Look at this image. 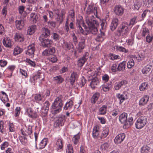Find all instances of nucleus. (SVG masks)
I'll use <instances>...</instances> for the list:
<instances>
[{
	"mask_svg": "<svg viewBox=\"0 0 153 153\" xmlns=\"http://www.w3.org/2000/svg\"><path fill=\"white\" fill-rule=\"evenodd\" d=\"M86 23L88 26V29L93 35H97L98 31V27L99 26L98 22L96 20L94 15L86 16Z\"/></svg>",
	"mask_w": 153,
	"mask_h": 153,
	"instance_id": "obj_1",
	"label": "nucleus"
},
{
	"mask_svg": "<svg viewBox=\"0 0 153 153\" xmlns=\"http://www.w3.org/2000/svg\"><path fill=\"white\" fill-rule=\"evenodd\" d=\"M63 97L60 95L56 97L54 102L52 103L51 107L52 113L55 115L60 113L62 111L63 103Z\"/></svg>",
	"mask_w": 153,
	"mask_h": 153,
	"instance_id": "obj_2",
	"label": "nucleus"
},
{
	"mask_svg": "<svg viewBox=\"0 0 153 153\" xmlns=\"http://www.w3.org/2000/svg\"><path fill=\"white\" fill-rule=\"evenodd\" d=\"M128 23L123 22L120 25L119 28L115 32V34L118 36L126 38L129 32Z\"/></svg>",
	"mask_w": 153,
	"mask_h": 153,
	"instance_id": "obj_3",
	"label": "nucleus"
},
{
	"mask_svg": "<svg viewBox=\"0 0 153 153\" xmlns=\"http://www.w3.org/2000/svg\"><path fill=\"white\" fill-rule=\"evenodd\" d=\"M148 122V117L147 116H140L136 121L135 123V127L137 129H141L146 125Z\"/></svg>",
	"mask_w": 153,
	"mask_h": 153,
	"instance_id": "obj_4",
	"label": "nucleus"
},
{
	"mask_svg": "<svg viewBox=\"0 0 153 153\" xmlns=\"http://www.w3.org/2000/svg\"><path fill=\"white\" fill-rule=\"evenodd\" d=\"M86 12V16H90V15H91L94 14L97 18H98L97 15V8L93 5L91 4L88 5L87 8Z\"/></svg>",
	"mask_w": 153,
	"mask_h": 153,
	"instance_id": "obj_5",
	"label": "nucleus"
},
{
	"mask_svg": "<svg viewBox=\"0 0 153 153\" xmlns=\"http://www.w3.org/2000/svg\"><path fill=\"white\" fill-rule=\"evenodd\" d=\"M56 120L54 125L55 127H57L63 125L66 117L65 115L60 114L58 117H56Z\"/></svg>",
	"mask_w": 153,
	"mask_h": 153,
	"instance_id": "obj_6",
	"label": "nucleus"
},
{
	"mask_svg": "<svg viewBox=\"0 0 153 153\" xmlns=\"http://www.w3.org/2000/svg\"><path fill=\"white\" fill-rule=\"evenodd\" d=\"M39 40L40 42V45L43 48H47L51 47V45H53V42L51 39L46 38H39Z\"/></svg>",
	"mask_w": 153,
	"mask_h": 153,
	"instance_id": "obj_7",
	"label": "nucleus"
},
{
	"mask_svg": "<svg viewBox=\"0 0 153 153\" xmlns=\"http://www.w3.org/2000/svg\"><path fill=\"white\" fill-rule=\"evenodd\" d=\"M35 47L34 44L32 43L27 47V49L25 51L27 55L31 58H33L34 55Z\"/></svg>",
	"mask_w": 153,
	"mask_h": 153,
	"instance_id": "obj_8",
	"label": "nucleus"
},
{
	"mask_svg": "<svg viewBox=\"0 0 153 153\" xmlns=\"http://www.w3.org/2000/svg\"><path fill=\"white\" fill-rule=\"evenodd\" d=\"M89 53L85 52L83 56L78 59L77 61V65L79 67H82L87 61L88 58Z\"/></svg>",
	"mask_w": 153,
	"mask_h": 153,
	"instance_id": "obj_9",
	"label": "nucleus"
},
{
	"mask_svg": "<svg viewBox=\"0 0 153 153\" xmlns=\"http://www.w3.org/2000/svg\"><path fill=\"white\" fill-rule=\"evenodd\" d=\"M128 93L126 91H123L122 94H120V93L116 94V97L120 100V104H121L125 100L128 99Z\"/></svg>",
	"mask_w": 153,
	"mask_h": 153,
	"instance_id": "obj_10",
	"label": "nucleus"
},
{
	"mask_svg": "<svg viewBox=\"0 0 153 153\" xmlns=\"http://www.w3.org/2000/svg\"><path fill=\"white\" fill-rule=\"evenodd\" d=\"M48 49H46L42 52V55L44 56H49V55L53 54L56 52V48L55 47L51 45V47H47Z\"/></svg>",
	"mask_w": 153,
	"mask_h": 153,
	"instance_id": "obj_11",
	"label": "nucleus"
},
{
	"mask_svg": "<svg viewBox=\"0 0 153 153\" xmlns=\"http://www.w3.org/2000/svg\"><path fill=\"white\" fill-rule=\"evenodd\" d=\"M124 8L120 5H117L114 8L115 13L118 16H122L124 13Z\"/></svg>",
	"mask_w": 153,
	"mask_h": 153,
	"instance_id": "obj_12",
	"label": "nucleus"
},
{
	"mask_svg": "<svg viewBox=\"0 0 153 153\" xmlns=\"http://www.w3.org/2000/svg\"><path fill=\"white\" fill-rule=\"evenodd\" d=\"M112 83L110 81L108 83H104L100 87L101 90H102L104 92L108 91L111 89L112 87Z\"/></svg>",
	"mask_w": 153,
	"mask_h": 153,
	"instance_id": "obj_13",
	"label": "nucleus"
},
{
	"mask_svg": "<svg viewBox=\"0 0 153 153\" xmlns=\"http://www.w3.org/2000/svg\"><path fill=\"white\" fill-rule=\"evenodd\" d=\"M26 112L28 117L33 119H36L38 116L36 112L33 111L31 108H27L26 110Z\"/></svg>",
	"mask_w": 153,
	"mask_h": 153,
	"instance_id": "obj_14",
	"label": "nucleus"
},
{
	"mask_svg": "<svg viewBox=\"0 0 153 153\" xmlns=\"http://www.w3.org/2000/svg\"><path fill=\"white\" fill-rule=\"evenodd\" d=\"M125 134L124 133H121L117 135L114 140V143L116 144H120L125 138Z\"/></svg>",
	"mask_w": 153,
	"mask_h": 153,
	"instance_id": "obj_15",
	"label": "nucleus"
},
{
	"mask_svg": "<svg viewBox=\"0 0 153 153\" xmlns=\"http://www.w3.org/2000/svg\"><path fill=\"white\" fill-rule=\"evenodd\" d=\"M85 40L84 37L81 38L80 41L79 42L78 46L77 48V51L79 53H81L84 48L85 45Z\"/></svg>",
	"mask_w": 153,
	"mask_h": 153,
	"instance_id": "obj_16",
	"label": "nucleus"
},
{
	"mask_svg": "<svg viewBox=\"0 0 153 153\" xmlns=\"http://www.w3.org/2000/svg\"><path fill=\"white\" fill-rule=\"evenodd\" d=\"M15 25L16 28L17 30H21L25 25L24 20L23 19L16 20L15 21Z\"/></svg>",
	"mask_w": 153,
	"mask_h": 153,
	"instance_id": "obj_17",
	"label": "nucleus"
},
{
	"mask_svg": "<svg viewBox=\"0 0 153 153\" xmlns=\"http://www.w3.org/2000/svg\"><path fill=\"white\" fill-rule=\"evenodd\" d=\"M2 42L4 46L6 47L10 48L13 46V42L9 37L4 38Z\"/></svg>",
	"mask_w": 153,
	"mask_h": 153,
	"instance_id": "obj_18",
	"label": "nucleus"
},
{
	"mask_svg": "<svg viewBox=\"0 0 153 153\" xmlns=\"http://www.w3.org/2000/svg\"><path fill=\"white\" fill-rule=\"evenodd\" d=\"M76 25L79 33H81L82 34L85 35H87L88 34L91 33V32L88 29V28H86L85 31H84L81 27L80 22H78L76 24Z\"/></svg>",
	"mask_w": 153,
	"mask_h": 153,
	"instance_id": "obj_19",
	"label": "nucleus"
},
{
	"mask_svg": "<svg viewBox=\"0 0 153 153\" xmlns=\"http://www.w3.org/2000/svg\"><path fill=\"white\" fill-rule=\"evenodd\" d=\"M50 30L47 28L43 27L42 29V33L41 36L39 37V38H47L50 36Z\"/></svg>",
	"mask_w": 153,
	"mask_h": 153,
	"instance_id": "obj_20",
	"label": "nucleus"
},
{
	"mask_svg": "<svg viewBox=\"0 0 153 153\" xmlns=\"http://www.w3.org/2000/svg\"><path fill=\"white\" fill-rule=\"evenodd\" d=\"M119 19L117 18L113 19L110 26V29L112 31H114L116 29L119 24Z\"/></svg>",
	"mask_w": 153,
	"mask_h": 153,
	"instance_id": "obj_21",
	"label": "nucleus"
},
{
	"mask_svg": "<svg viewBox=\"0 0 153 153\" xmlns=\"http://www.w3.org/2000/svg\"><path fill=\"white\" fill-rule=\"evenodd\" d=\"M127 83V82L126 80H123L121 81L116 82L115 84L114 88L115 90H118L123 85Z\"/></svg>",
	"mask_w": 153,
	"mask_h": 153,
	"instance_id": "obj_22",
	"label": "nucleus"
},
{
	"mask_svg": "<svg viewBox=\"0 0 153 153\" xmlns=\"http://www.w3.org/2000/svg\"><path fill=\"white\" fill-rule=\"evenodd\" d=\"M45 95L42 93L39 94H36L34 97L35 102L39 103L40 102H43L44 101L43 98L45 97Z\"/></svg>",
	"mask_w": 153,
	"mask_h": 153,
	"instance_id": "obj_23",
	"label": "nucleus"
},
{
	"mask_svg": "<svg viewBox=\"0 0 153 153\" xmlns=\"http://www.w3.org/2000/svg\"><path fill=\"white\" fill-rule=\"evenodd\" d=\"M78 77V75L77 72L73 71L71 73L69 79L70 82L72 85H73L76 80Z\"/></svg>",
	"mask_w": 153,
	"mask_h": 153,
	"instance_id": "obj_24",
	"label": "nucleus"
},
{
	"mask_svg": "<svg viewBox=\"0 0 153 153\" xmlns=\"http://www.w3.org/2000/svg\"><path fill=\"white\" fill-rule=\"evenodd\" d=\"M99 128L97 125L95 126L93 129L92 136L95 139L98 138L99 136Z\"/></svg>",
	"mask_w": 153,
	"mask_h": 153,
	"instance_id": "obj_25",
	"label": "nucleus"
},
{
	"mask_svg": "<svg viewBox=\"0 0 153 153\" xmlns=\"http://www.w3.org/2000/svg\"><path fill=\"white\" fill-rule=\"evenodd\" d=\"M127 114L125 112L123 113L119 116V120L121 123L124 125L126 124L127 120Z\"/></svg>",
	"mask_w": 153,
	"mask_h": 153,
	"instance_id": "obj_26",
	"label": "nucleus"
},
{
	"mask_svg": "<svg viewBox=\"0 0 153 153\" xmlns=\"http://www.w3.org/2000/svg\"><path fill=\"white\" fill-rule=\"evenodd\" d=\"M99 84V81L97 78V77H94L91 80L90 86L92 88L94 89Z\"/></svg>",
	"mask_w": 153,
	"mask_h": 153,
	"instance_id": "obj_27",
	"label": "nucleus"
},
{
	"mask_svg": "<svg viewBox=\"0 0 153 153\" xmlns=\"http://www.w3.org/2000/svg\"><path fill=\"white\" fill-rule=\"evenodd\" d=\"M15 39L16 41L23 42L25 39L24 35L19 33H16L15 36Z\"/></svg>",
	"mask_w": 153,
	"mask_h": 153,
	"instance_id": "obj_28",
	"label": "nucleus"
},
{
	"mask_svg": "<svg viewBox=\"0 0 153 153\" xmlns=\"http://www.w3.org/2000/svg\"><path fill=\"white\" fill-rule=\"evenodd\" d=\"M133 118L132 117L129 116L128 119L126 120V124L123 125V128H126L132 125L133 123Z\"/></svg>",
	"mask_w": 153,
	"mask_h": 153,
	"instance_id": "obj_29",
	"label": "nucleus"
},
{
	"mask_svg": "<svg viewBox=\"0 0 153 153\" xmlns=\"http://www.w3.org/2000/svg\"><path fill=\"white\" fill-rule=\"evenodd\" d=\"M75 14L74 7H73L69 10L68 16V18H71V21H73L75 19Z\"/></svg>",
	"mask_w": 153,
	"mask_h": 153,
	"instance_id": "obj_30",
	"label": "nucleus"
},
{
	"mask_svg": "<svg viewBox=\"0 0 153 153\" xmlns=\"http://www.w3.org/2000/svg\"><path fill=\"white\" fill-rule=\"evenodd\" d=\"M2 94L0 95V98L1 101L4 103L9 101V99L7 94L4 92L1 91Z\"/></svg>",
	"mask_w": 153,
	"mask_h": 153,
	"instance_id": "obj_31",
	"label": "nucleus"
},
{
	"mask_svg": "<svg viewBox=\"0 0 153 153\" xmlns=\"http://www.w3.org/2000/svg\"><path fill=\"white\" fill-rule=\"evenodd\" d=\"M36 28V25H33L28 27L27 30V34L32 35L35 32Z\"/></svg>",
	"mask_w": 153,
	"mask_h": 153,
	"instance_id": "obj_32",
	"label": "nucleus"
},
{
	"mask_svg": "<svg viewBox=\"0 0 153 153\" xmlns=\"http://www.w3.org/2000/svg\"><path fill=\"white\" fill-rule=\"evenodd\" d=\"M74 102L72 100H70L67 102L63 107V108L65 110H67L71 109L73 106Z\"/></svg>",
	"mask_w": 153,
	"mask_h": 153,
	"instance_id": "obj_33",
	"label": "nucleus"
},
{
	"mask_svg": "<svg viewBox=\"0 0 153 153\" xmlns=\"http://www.w3.org/2000/svg\"><path fill=\"white\" fill-rule=\"evenodd\" d=\"M80 137V135L79 133L74 136L72 140L74 145H76L79 143Z\"/></svg>",
	"mask_w": 153,
	"mask_h": 153,
	"instance_id": "obj_34",
	"label": "nucleus"
},
{
	"mask_svg": "<svg viewBox=\"0 0 153 153\" xmlns=\"http://www.w3.org/2000/svg\"><path fill=\"white\" fill-rule=\"evenodd\" d=\"M100 95V94L98 92H96L93 95L91 98V102L93 103H95L98 100Z\"/></svg>",
	"mask_w": 153,
	"mask_h": 153,
	"instance_id": "obj_35",
	"label": "nucleus"
},
{
	"mask_svg": "<svg viewBox=\"0 0 153 153\" xmlns=\"http://www.w3.org/2000/svg\"><path fill=\"white\" fill-rule=\"evenodd\" d=\"M48 140L46 138H44L39 144V149H41L44 148L47 144Z\"/></svg>",
	"mask_w": 153,
	"mask_h": 153,
	"instance_id": "obj_36",
	"label": "nucleus"
},
{
	"mask_svg": "<svg viewBox=\"0 0 153 153\" xmlns=\"http://www.w3.org/2000/svg\"><path fill=\"white\" fill-rule=\"evenodd\" d=\"M31 20L32 21L33 23H36L38 19V15L34 13H32L30 15Z\"/></svg>",
	"mask_w": 153,
	"mask_h": 153,
	"instance_id": "obj_37",
	"label": "nucleus"
},
{
	"mask_svg": "<svg viewBox=\"0 0 153 153\" xmlns=\"http://www.w3.org/2000/svg\"><path fill=\"white\" fill-rule=\"evenodd\" d=\"M126 61H123L117 66V70L119 71H123L125 70Z\"/></svg>",
	"mask_w": 153,
	"mask_h": 153,
	"instance_id": "obj_38",
	"label": "nucleus"
},
{
	"mask_svg": "<svg viewBox=\"0 0 153 153\" xmlns=\"http://www.w3.org/2000/svg\"><path fill=\"white\" fill-rule=\"evenodd\" d=\"M74 47L72 43L71 42H66L64 43V48L66 50H69L73 49Z\"/></svg>",
	"mask_w": 153,
	"mask_h": 153,
	"instance_id": "obj_39",
	"label": "nucleus"
},
{
	"mask_svg": "<svg viewBox=\"0 0 153 153\" xmlns=\"http://www.w3.org/2000/svg\"><path fill=\"white\" fill-rule=\"evenodd\" d=\"M109 129L108 128L106 127L102 132L100 136L101 138H104L106 137L109 134Z\"/></svg>",
	"mask_w": 153,
	"mask_h": 153,
	"instance_id": "obj_40",
	"label": "nucleus"
},
{
	"mask_svg": "<svg viewBox=\"0 0 153 153\" xmlns=\"http://www.w3.org/2000/svg\"><path fill=\"white\" fill-rule=\"evenodd\" d=\"M152 67L151 65H148L144 67L142 70V72L143 74H147L150 71Z\"/></svg>",
	"mask_w": 153,
	"mask_h": 153,
	"instance_id": "obj_41",
	"label": "nucleus"
},
{
	"mask_svg": "<svg viewBox=\"0 0 153 153\" xmlns=\"http://www.w3.org/2000/svg\"><path fill=\"white\" fill-rule=\"evenodd\" d=\"M56 144L57 146L58 150L62 149L63 147L62 140L61 139H58L56 141Z\"/></svg>",
	"mask_w": 153,
	"mask_h": 153,
	"instance_id": "obj_42",
	"label": "nucleus"
},
{
	"mask_svg": "<svg viewBox=\"0 0 153 153\" xmlns=\"http://www.w3.org/2000/svg\"><path fill=\"white\" fill-rule=\"evenodd\" d=\"M53 81L57 84H60L64 81V79L61 76H59L54 77Z\"/></svg>",
	"mask_w": 153,
	"mask_h": 153,
	"instance_id": "obj_43",
	"label": "nucleus"
},
{
	"mask_svg": "<svg viewBox=\"0 0 153 153\" xmlns=\"http://www.w3.org/2000/svg\"><path fill=\"white\" fill-rule=\"evenodd\" d=\"M56 11V13L57 16L56 18V21L59 24H61L62 23L64 18L59 16V12L58 9H57Z\"/></svg>",
	"mask_w": 153,
	"mask_h": 153,
	"instance_id": "obj_44",
	"label": "nucleus"
},
{
	"mask_svg": "<svg viewBox=\"0 0 153 153\" xmlns=\"http://www.w3.org/2000/svg\"><path fill=\"white\" fill-rule=\"evenodd\" d=\"M40 74L39 72H38L35 75H33L30 78L31 82L33 83H34L39 78H40Z\"/></svg>",
	"mask_w": 153,
	"mask_h": 153,
	"instance_id": "obj_45",
	"label": "nucleus"
},
{
	"mask_svg": "<svg viewBox=\"0 0 153 153\" xmlns=\"http://www.w3.org/2000/svg\"><path fill=\"white\" fill-rule=\"evenodd\" d=\"M107 106L105 105H103L100 107L99 110V113L100 115H105L106 113Z\"/></svg>",
	"mask_w": 153,
	"mask_h": 153,
	"instance_id": "obj_46",
	"label": "nucleus"
},
{
	"mask_svg": "<svg viewBox=\"0 0 153 153\" xmlns=\"http://www.w3.org/2000/svg\"><path fill=\"white\" fill-rule=\"evenodd\" d=\"M142 5V2L138 1H135L134 2V4L133 6L134 7L133 8L134 10H138Z\"/></svg>",
	"mask_w": 153,
	"mask_h": 153,
	"instance_id": "obj_47",
	"label": "nucleus"
},
{
	"mask_svg": "<svg viewBox=\"0 0 153 153\" xmlns=\"http://www.w3.org/2000/svg\"><path fill=\"white\" fill-rule=\"evenodd\" d=\"M48 110H47V109H46L42 107L41 108V110L40 111L41 115L42 117H46L48 115Z\"/></svg>",
	"mask_w": 153,
	"mask_h": 153,
	"instance_id": "obj_48",
	"label": "nucleus"
},
{
	"mask_svg": "<svg viewBox=\"0 0 153 153\" xmlns=\"http://www.w3.org/2000/svg\"><path fill=\"white\" fill-rule=\"evenodd\" d=\"M48 56V59L53 63H55L57 60V58L56 56L53 54L47 56Z\"/></svg>",
	"mask_w": 153,
	"mask_h": 153,
	"instance_id": "obj_49",
	"label": "nucleus"
},
{
	"mask_svg": "<svg viewBox=\"0 0 153 153\" xmlns=\"http://www.w3.org/2000/svg\"><path fill=\"white\" fill-rule=\"evenodd\" d=\"M0 132L2 134L6 133V128L4 125V122L2 120L0 121Z\"/></svg>",
	"mask_w": 153,
	"mask_h": 153,
	"instance_id": "obj_50",
	"label": "nucleus"
},
{
	"mask_svg": "<svg viewBox=\"0 0 153 153\" xmlns=\"http://www.w3.org/2000/svg\"><path fill=\"white\" fill-rule=\"evenodd\" d=\"M148 82H143L140 86L139 89L141 91H143L147 89L148 87Z\"/></svg>",
	"mask_w": 153,
	"mask_h": 153,
	"instance_id": "obj_51",
	"label": "nucleus"
},
{
	"mask_svg": "<svg viewBox=\"0 0 153 153\" xmlns=\"http://www.w3.org/2000/svg\"><path fill=\"white\" fill-rule=\"evenodd\" d=\"M148 100V98L146 97L142 98L139 101V105L141 106L144 105L147 103Z\"/></svg>",
	"mask_w": 153,
	"mask_h": 153,
	"instance_id": "obj_52",
	"label": "nucleus"
},
{
	"mask_svg": "<svg viewBox=\"0 0 153 153\" xmlns=\"http://www.w3.org/2000/svg\"><path fill=\"white\" fill-rule=\"evenodd\" d=\"M108 57L109 59L112 60H114L115 59H120V56L118 55H116L115 54L110 53L109 54Z\"/></svg>",
	"mask_w": 153,
	"mask_h": 153,
	"instance_id": "obj_53",
	"label": "nucleus"
},
{
	"mask_svg": "<svg viewBox=\"0 0 153 153\" xmlns=\"http://www.w3.org/2000/svg\"><path fill=\"white\" fill-rule=\"evenodd\" d=\"M150 149V148L147 146H143L141 149V153H147L149 152Z\"/></svg>",
	"mask_w": 153,
	"mask_h": 153,
	"instance_id": "obj_54",
	"label": "nucleus"
},
{
	"mask_svg": "<svg viewBox=\"0 0 153 153\" xmlns=\"http://www.w3.org/2000/svg\"><path fill=\"white\" fill-rule=\"evenodd\" d=\"M66 153H74L73 147L72 145L68 144L66 149Z\"/></svg>",
	"mask_w": 153,
	"mask_h": 153,
	"instance_id": "obj_55",
	"label": "nucleus"
},
{
	"mask_svg": "<svg viewBox=\"0 0 153 153\" xmlns=\"http://www.w3.org/2000/svg\"><path fill=\"white\" fill-rule=\"evenodd\" d=\"M149 33V30L148 28L146 27L143 28L141 33L143 36L145 37L146 35H148Z\"/></svg>",
	"mask_w": 153,
	"mask_h": 153,
	"instance_id": "obj_56",
	"label": "nucleus"
},
{
	"mask_svg": "<svg viewBox=\"0 0 153 153\" xmlns=\"http://www.w3.org/2000/svg\"><path fill=\"white\" fill-rule=\"evenodd\" d=\"M23 50L19 47L17 46L15 48L14 50V54L15 55H18L22 52Z\"/></svg>",
	"mask_w": 153,
	"mask_h": 153,
	"instance_id": "obj_57",
	"label": "nucleus"
},
{
	"mask_svg": "<svg viewBox=\"0 0 153 153\" xmlns=\"http://www.w3.org/2000/svg\"><path fill=\"white\" fill-rule=\"evenodd\" d=\"M134 63L133 59H131L127 63V67L128 68H131L134 66Z\"/></svg>",
	"mask_w": 153,
	"mask_h": 153,
	"instance_id": "obj_58",
	"label": "nucleus"
},
{
	"mask_svg": "<svg viewBox=\"0 0 153 153\" xmlns=\"http://www.w3.org/2000/svg\"><path fill=\"white\" fill-rule=\"evenodd\" d=\"M150 11L149 10H145L142 14L141 15V19L140 20V21L143 20L145 18L147 14L148 13H150Z\"/></svg>",
	"mask_w": 153,
	"mask_h": 153,
	"instance_id": "obj_59",
	"label": "nucleus"
},
{
	"mask_svg": "<svg viewBox=\"0 0 153 153\" xmlns=\"http://www.w3.org/2000/svg\"><path fill=\"white\" fill-rule=\"evenodd\" d=\"M109 146V144L108 143L106 142L101 145V148L102 150H107Z\"/></svg>",
	"mask_w": 153,
	"mask_h": 153,
	"instance_id": "obj_60",
	"label": "nucleus"
},
{
	"mask_svg": "<svg viewBox=\"0 0 153 153\" xmlns=\"http://www.w3.org/2000/svg\"><path fill=\"white\" fill-rule=\"evenodd\" d=\"M19 140L21 142L22 144L23 145H25L27 143V138L24 136H20L19 138Z\"/></svg>",
	"mask_w": 153,
	"mask_h": 153,
	"instance_id": "obj_61",
	"label": "nucleus"
},
{
	"mask_svg": "<svg viewBox=\"0 0 153 153\" xmlns=\"http://www.w3.org/2000/svg\"><path fill=\"white\" fill-rule=\"evenodd\" d=\"M145 6L150 7L153 4V0H145L143 1Z\"/></svg>",
	"mask_w": 153,
	"mask_h": 153,
	"instance_id": "obj_62",
	"label": "nucleus"
},
{
	"mask_svg": "<svg viewBox=\"0 0 153 153\" xmlns=\"http://www.w3.org/2000/svg\"><path fill=\"white\" fill-rule=\"evenodd\" d=\"M119 110L117 108L112 110L110 113L113 116L115 117L119 114Z\"/></svg>",
	"mask_w": 153,
	"mask_h": 153,
	"instance_id": "obj_63",
	"label": "nucleus"
},
{
	"mask_svg": "<svg viewBox=\"0 0 153 153\" xmlns=\"http://www.w3.org/2000/svg\"><path fill=\"white\" fill-rule=\"evenodd\" d=\"M111 70L113 72H116L118 71L117 69V65L116 63L112 65L111 67Z\"/></svg>",
	"mask_w": 153,
	"mask_h": 153,
	"instance_id": "obj_64",
	"label": "nucleus"
}]
</instances>
